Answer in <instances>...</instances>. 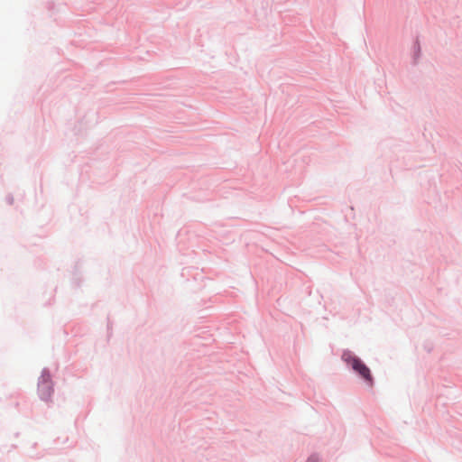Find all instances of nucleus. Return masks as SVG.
<instances>
[{"instance_id": "1", "label": "nucleus", "mask_w": 462, "mask_h": 462, "mask_svg": "<svg viewBox=\"0 0 462 462\" xmlns=\"http://www.w3.org/2000/svg\"><path fill=\"white\" fill-rule=\"evenodd\" d=\"M352 368L358 373L363 379L369 384H373V377L370 369L357 357H353L350 360Z\"/></svg>"}, {"instance_id": "2", "label": "nucleus", "mask_w": 462, "mask_h": 462, "mask_svg": "<svg viewBox=\"0 0 462 462\" xmlns=\"http://www.w3.org/2000/svg\"><path fill=\"white\" fill-rule=\"evenodd\" d=\"M38 391L42 400H48L51 397L53 391L51 382L48 379L43 378L42 382L39 383Z\"/></svg>"}, {"instance_id": "3", "label": "nucleus", "mask_w": 462, "mask_h": 462, "mask_svg": "<svg viewBox=\"0 0 462 462\" xmlns=\"http://www.w3.org/2000/svg\"><path fill=\"white\" fill-rule=\"evenodd\" d=\"M307 462H319V460L315 457H310Z\"/></svg>"}]
</instances>
